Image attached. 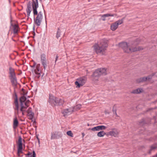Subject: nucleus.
Returning a JSON list of instances; mask_svg holds the SVG:
<instances>
[{"label": "nucleus", "mask_w": 157, "mask_h": 157, "mask_svg": "<svg viewBox=\"0 0 157 157\" xmlns=\"http://www.w3.org/2000/svg\"><path fill=\"white\" fill-rule=\"evenodd\" d=\"M106 69L105 68H99L96 69L92 75L93 77H95V80H98V77L101 75H106L107 74Z\"/></svg>", "instance_id": "5"}, {"label": "nucleus", "mask_w": 157, "mask_h": 157, "mask_svg": "<svg viewBox=\"0 0 157 157\" xmlns=\"http://www.w3.org/2000/svg\"><path fill=\"white\" fill-rule=\"evenodd\" d=\"M108 46L107 42L102 40L100 43H95L93 47L95 52L98 54L101 53H103L106 50Z\"/></svg>", "instance_id": "3"}, {"label": "nucleus", "mask_w": 157, "mask_h": 157, "mask_svg": "<svg viewBox=\"0 0 157 157\" xmlns=\"http://www.w3.org/2000/svg\"><path fill=\"white\" fill-rule=\"evenodd\" d=\"M31 5L30 2H29L27 4V7L26 10V11H31Z\"/></svg>", "instance_id": "23"}, {"label": "nucleus", "mask_w": 157, "mask_h": 157, "mask_svg": "<svg viewBox=\"0 0 157 157\" xmlns=\"http://www.w3.org/2000/svg\"><path fill=\"white\" fill-rule=\"evenodd\" d=\"M114 114H115V115H116V117H118V115H117V112H115V113H113Z\"/></svg>", "instance_id": "43"}, {"label": "nucleus", "mask_w": 157, "mask_h": 157, "mask_svg": "<svg viewBox=\"0 0 157 157\" xmlns=\"http://www.w3.org/2000/svg\"><path fill=\"white\" fill-rule=\"evenodd\" d=\"M82 137H83L84 136H85L84 133H83V132H82Z\"/></svg>", "instance_id": "42"}, {"label": "nucleus", "mask_w": 157, "mask_h": 157, "mask_svg": "<svg viewBox=\"0 0 157 157\" xmlns=\"http://www.w3.org/2000/svg\"><path fill=\"white\" fill-rule=\"evenodd\" d=\"M31 11H26L27 13V16L29 17L30 16V13Z\"/></svg>", "instance_id": "38"}, {"label": "nucleus", "mask_w": 157, "mask_h": 157, "mask_svg": "<svg viewBox=\"0 0 157 157\" xmlns=\"http://www.w3.org/2000/svg\"><path fill=\"white\" fill-rule=\"evenodd\" d=\"M11 25L13 28V33L14 34H16L18 32V26L16 24L13 25L11 23Z\"/></svg>", "instance_id": "13"}, {"label": "nucleus", "mask_w": 157, "mask_h": 157, "mask_svg": "<svg viewBox=\"0 0 157 157\" xmlns=\"http://www.w3.org/2000/svg\"><path fill=\"white\" fill-rule=\"evenodd\" d=\"M117 27L118 26L115 22L112 24L111 26V29L113 31L115 30Z\"/></svg>", "instance_id": "22"}, {"label": "nucleus", "mask_w": 157, "mask_h": 157, "mask_svg": "<svg viewBox=\"0 0 157 157\" xmlns=\"http://www.w3.org/2000/svg\"><path fill=\"white\" fill-rule=\"evenodd\" d=\"M37 139H38V142L39 143H40L39 139V138L38 137H37Z\"/></svg>", "instance_id": "44"}, {"label": "nucleus", "mask_w": 157, "mask_h": 157, "mask_svg": "<svg viewBox=\"0 0 157 157\" xmlns=\"http://www.w3.org/2000/svg\"><path fill=\"white\" fill-rule=\"evenodd\" d=\"M40 58L41 61L47 60L46 57V55L44 54H42L41 55Z\"/></svg>", "instance_id": "26"}, {"label": "nucleus", "mask_w": 157, "mask_h": 157, "mask_svg": "<svg viewBox=\"0 0 157 157\" xmlns=\"http://www.w3.org/2000/svg\"><path fill=\"white\" fill-rule=\"evenodd\" d=\"M155 156H156V157H157V154H156V155H155Z\"/></svg>", "instance_id": "47"}, {"label": "nucleus", "mask_w": 157, "mask_h": 157, "mask_svg": "<svg viewBox=\"0 0 157 157\" xmlns=\"http://www.w3.org/2000/svg\"><path fill=\"white\" fill-rule=\"evenodd\" d=\"M59 56L58 55H57L56 57L55 60V63H56V62L58 60Z\"/></svg>", "instance_id": "39"}, {"label": "nucleus", "mask_w": 157, "mask_h": 157, "mask_svg": "<svg viewBox=\"0 0 157 157\" xmlns=\"http://www.w3.org/2000/svg\"><path fill=\"white\" fill-rule=\"evenodd\" d=\"M17 155H18V156H21L20 155V154H19V153H17Z\"/></svg>", "instance_id": "45"}, {"label": "nucleus", "mask_w": 157, "mask_h": 157, "mask_svg": "<svg viewBox=\"0 0 157 157\" xmlns=\"http://www.w3.org/2000/svg\"><path fill=\"white\" fill-rule=\"evenodd\" d=\"M44 75V74H43V75H42V77Z\"/></svg>", "instance_id": "51"}, {"label": "nucleus", "mask_w": 157, "mask_h": 157, "mask_svg": "<svg viewBox=\"0 0 157 157\" xmlns=\"http://www.w3.org/2000/svg\"><path fill=\"white\" fill-rule=\"evenodd\" d=\"M33 157H36V154L34 151H33Z\"/></svg>", "instance_id": "37"}, {"label": "nucleus", "mask_w": 157, "mask_h": 157, "mask_svg": "<svg viewBox=\"0 0 157 157\" xmlns=\"http://www.w3.org/2000/svg\"><path fill=\"white\" fill-rule=\"evenodd\" d=\"M115 15V14H111L110 13H108L105 14H103L101 15V17L102 18L104 17H107L109 16L110 17H113Z\"/></svg>", "instance_id": "24"}, {"label": "nucleus", "mask_w": 157, "mask_h": 157, "mask_svg": "<svg viewBox=\"0 0 157 157\" xmlns=\"http://www.w3.org/2000/svg\"><path fill=\"white\" fill-rule=\"evenodd\" d=\"M101 19L103 21H105V17H103V18H102L101 17Z\"/></svg>", "instance_id": "41"}, {"label": "nucleus", "mask_w": 157, "mask_h": 157, "mask_svg": "<svg viewBox=\"0 0 157 157\" xmlns=\"http://www.w3.org/2000/svg\"><path fill=\"white\" fill-rule=\"evenodd\" d=\"M109 134L112 136H115L117 135L116 132L113 131L109 132Z\"/></svg>", "instance_id": "29"}, {"label": "nucleus", "mask_w": 157, "mask_h": 157, "mask_svg": "<svg viewBox=\"0 0 157 157\" xmlns=\"http://www.w3.org/2000/svg\"><path fill=\"white\" fill-rule=\"evenodd\" d=\"M25 155L26 156H29L30 155V157L33 156V154L31 153H30L29 152L27 154H26Z\"/></svg>", "instance_id": "36"}, {"label": "nucleus", "mask_w": 157, "mask_h": 157, "mask_svg": "<svg viewBox=\"0 0 157 157\" xmlns=\"http://www.w3.org/2000/svg\"><path fill=\"white\" fill-rule=\"evenodd\" d=\"M86 78L85 77H81L78 79L75 82V83L77 87L79 88L83 86L86 82Z\"/></svg>", "instance_id": "7"}, {"label": "nucleus", "mask_w": 157, "mask_h": 157, "mask_svg": "<svg viewBox=\"0 0 157 157\" xmlns=\"http://www.w3.org/2000/svg\"><path fill=\"white\" fill-rule=\"evenodd\" d=\"M60 29L58 28L57 32L56 34V37L57 38H58L60 36Z\"/></svg>", "instance_id": "30"}, {"label": "nucleus", "mask_w": 157, "mask_h": 157, "mask_svg": "<svg viewBox=\"0 0 157 157\" xmlns=\"http://www.w3.org/2000/svg\"><path fill=\"white\" fill-rule=\"evenodd\" d=\"M31 71L33 72H34L35 74V68H33V69L31 70Z\"/></svg>", "instance_id": "40"}, {"label": "nucleus", "mask_w": 157, "mask_h": 157, "mask_svg": "<svg viewBox=\"0 0 157 157\" xmlns=\"http://www.w3.org/2000/svg\"><path fill=\"white\" fill-rule=\"evenodd\" d=\"M112 129V130H115V128H113V129Z\"/></svg>", "instance_id": "49"}, {"label": "nucleus", "mask_w": 157, "mask_h": 157, "mask_svg": "<svg viewBox=\"0 0 157 157\" xmlns=\"http://www.w3.org/2000/svg\"><path fill=\"white\" fill-rule=\"evenodd\" d=\"M33 29L34 30V26L33 27Z\"/></svg>", "instance_id": "48"}, {"label": "nucleus", "mask_w": 157, "mask_h": 157, "mask_svg": "<svg viewBox=\"0 0 157 157\" xmlns=\"http://www.w3.org/2000/svg\"><path fill=\"white\" fill-rule=\"evenodd\" d=\"M22 90L23 91V92L25 91V90L23 88L22 89Z\"/></svg>", "instance_id": "46"}, {"label": "nucleus", "mask_w": 157, "mask_h": 157, "mask_svg": "<svg viewBox=\"0 0 157 157\" xmlns=\"http://www.w3.org/2000/svg\"><path fill=\"white\" fill-rule=\"evenodd\" d=\"M24 103V104L23 103V109L26 110L27 109L28 107L29 106L28 105L27 103L25 102Z\"/></svg>", "instance_id": "28"}, {"label": "nucleus", "mask_w": 157, "mask_h": 157, "mask_svg": "<svg viewBox=\"0 0 157 157\" xmlns=\"http://www.w3.org/2000/svg\"><path fill=\"white\" fill-rule=\"evenodd\" d=\"M32 7L34 15V23L37 26L40 25L43 19L42 13L40 11L38 13L37 11V8L38 7V0H32Z\"/></svg>", "instance_id": "2"}, {"label": "nucleus", "mask_w": 157, "mask_h": 157, "mask_svg": "<svg viewBox=\"0 0 157 157\" xmlns=\"http://www.w3.org/2000/svg\"><path fill=\"white\" fill-rule=\"evenodd\" d=\"M14 95L15 96V98L14 99V103L15 106V107L14 109L17 111V113H18L19 111V107L18 102V100L17 96L16 93H15Z\"/></svg>", "instance_id": "12"}, {"label": "nucleus", "mask_w": 157, "mask_h": 157, "mask_svg": "<svg viewBox=\"0 0 157 157\" xmlns=\"http://www.w3.org/2000/svg\"><path fill=\"white\" fill-rule=\"evenodd\" d=\"M17 147V153H22V150L23 149L22 138L21 136L18 137Z\"/></svg>", "instance_id": "8"}, {"label": "nucleus", "mask_w": 157, "mask_h": 157, "mask_svg": "<svg viewBox=\"0 0 157 157\" xmlns=\"http://www.w3.org/2000/svg\"><path fill=\"white\" fill-rule=\"evenodd\" d=\"M156 148H157V146H155L154 145H152L151 146L150 150V151H151Z\"/></svg>", "instance_id": "34"}, {"label": "nucleus", "mask_w": 157, "mask_h": 157, "mask_svg": "<svg viewBox=\"0 0 157 157\" xmlns=\"http://www.w3.org/2000/svg\"><path fill=\"white\" fill-rule=\"evenodd\" d=\"M23 106L22 105L21 106V108L19 110L22 112V116H24L25 115V113L27 112L29 116L30 119L32 120L33 121V119L34 116V113L32 112L31 108H29L27 110H26L23 109Z\"/></svg>", "instance_id": "6"}, {"label": "nucleus", "mask_w": 157, "mask_h": 157, "mask_svg": "<svg viewBox=\"0 0 157 157\" xmlns=\"http://www.w3.org/2000/svg\"><path fill=\"white\" fill-rule=\"evenodd\" d=\"M27 100L26 97L23 95L21 96L19 99V101L20 103V106H23V103H24Z\"/></svg>", "instance_id": "17"}, {"label": "nucleus", "mask_w": 157, "mask_h": 157, "mask_svg": "<svg viewBox=\"0 0 157 157\" xmlns=\"http://www.w3.org/2000/svg\"><path fill=\"white\" fill-rule=\"evenodd\" d=\"M56 138V135L55 133H52L51 139V140L54 139Z\"/></svg>", "instance_id": "32"}, {"label": "nucleus", "mask_w": 157, "mask_h": 157, "mask_svg": "<svg viewBox=\"0 0 157 157\" xmlns=\"http://www.w3.org/2000/svg\"><path fill=\"white\" fill-rule=\"evenodd\" d=\"M33 61L34 62L33 65H30V67L32 68H36V66L37 64H36V63L33 60Z\"/></svg>", "instance_id": "33"}, {"label": "nucleus", "mask_w": 157, "mask_h": 157, "mask_svg": "<svg viewBox=\"0 0 157 157\" xmlns=\"http://www.w3.org/2000/svg\"><path fill=\"white\" fill-rule=\"evenodd\" d=\"M67 134L68 136H69L71 137H73V134L71 131H69L67 132Z\"/></svg>", "instance_id": "31"}, {"label": "nucleus", "mask_w": 157, "mask_h": 157, "mask_svg": "<svg viewBox=\"0 0 157 157\" xmlns=\"http://www.w3.org/2000/svg\"><path fill=\"white\" fill-rule=\"evenodd\" d=\"M40 64H37L36 67L35 69V74L36 75V77L39 78L40 77V74L41 73V71L40 69Z\"/></svg>", "instance_id": "10"}, {"label": "nucleus", "mask_w": 157, "mask_h": 157, "mask_svg": "<svg viewBox=\"0 0 157 157\" xmlns=\"http://www.w3.org/2000/svg\"><path fill=\"white\" fill-rule=\"evenodd\" d=\"M48 102L52 106L60 105H63L64 101L63 99L56 98L54 96H50Z\"/></svg>", "instance_id": "4"}, {"label": "nucleus", "mask_w": 157, "mask_h": 157, "mask_svg": "<svg viewBox=\"0 0 157 157\" xmlns=\"http://www.w3.org/2000/svg\"><path fill=\"white\" fill-rule=\"evenodd\" d=\"M25 157H30V156H26Z\"/></svg>", "instance_id": "50"}, {"label": "nucleus", "mask_w": 157, "mask_h": 157, "mask_svg": "<svg viewBox=\"0 0 157 157\" xmlns=\"http://www.w3.org/2000/svg\"><path fill=\"white\" fill-rule=\"evenodd\" d=\"M155 74V73H153L152 74L148 75L146 78H147V80H150L152 78L153 76H154Z\"/></svg>", "instance_id": "27"}, {"label": "nucleus", "mask_w": 157, "mask_h": 157, "mask_svg": "<svg viewBox=\"0 0 157 157\" xmlns=\"http://www.w3.org/2000/svg\"><path fill=\"white\" fill-rule=\"evenodd\" d=\"M40 0V1H42V0Z\"/></svg>", "instance_id": "52"}, {"label": "nucleus", "mask_w": 157, "mask_h": 157, "mask_svg": "<svg viewBox=\"0 0 157 157\" xmlns=\"http://www.w3.org/2000/svg\"><path fill=\"white\" fill-rule=\"evenodd\" d=\"M10 77L11 82L12 84L14 86H16L17 84V79L16 76Z\"/></svg>", "instance_id": "16"}, {"label": "nucleus", "mask_w": 157, "mask_h": 157, "mask_svg": "<svg viewBox=\"0 0 157 157\" xmlns=\"http://www.w3.org/2000/svg\"><path fill=\"white\" fill-rule=\"evenodd\" d=\"M9 74H10V77H13L16 76L14 72V69L12 67H10L9 68Z\"/></svg>", "instance_id": "18"}, {"label": "nucleus", "mask_w": 157, "mask_h": 157, "mask_svg": "<svg viewBox=\"0 0 157 157\" xmlns=\"http://www.w3.org/2000/svg\"><path fill=\"white\" fill-rule=\"evenodd\" d=\"M124 19V18H123L121 19V20H118L115 22L116 24L118 26L120 25H121L122 24L123 21Z\"/></svg>", "instance_id": "25"}, {"label": "nucleus", "mask_w": 157, "mask_h": 157, "mask_svg": "<svg viewBox=\"0 0 157 157\" xmlns=\"http://www.w3.org/2000/svg\"><path fill=\"white\" fill-rule=\"evenodd\" d=\"M106 135V133L103 131H101L97 133V135L99 137H102Z\"/></svg>", "instance_id": "20"}, {"label": "nucleus", "mask_w": 157, "mask_h": 157, "mask_svg": "<svg viewBox=\"0 0 157 157\" xmlns=\"http://www.w3.org/2000/svg\"><path fill=\"white\" fill-rule=\"evenodd\" d=\"M147 80V78H146V77H144L141 78L139 79H138L137 80V81L138 83H140L142 82L146 81Z\"/></svg>", "instance_id": "19"}, {"label": "nucleus", "mask_w": 157, "mask_h": 157, "mask_svg": "<svg viewBox=\"0 0 157 157\" xmlns=\"http://www.w3.org/2000/svg\"><path fill=\"white\" fill-rule=\"evenodd\" d=\"M74 108H69L63 110L62 113L63 116L65 117L71 114L74 111Z\"/></svg>", "instance_id": "9"}, {"label": "nucleus", "mask_w": 157, "mask_h": 157, "mask_svg": "<svg viewBox=\"0 0 157 157\" xmlns=\"http://www.w3.org/2000/svg\"><path fill=\"white\" fill-rule=\"evenodd\" d=\"M140 40L139 38H136L132 41L130 42L128 44L127 42H124L119 44V46L121 47L124 52L129 53L131 52H134L143 49L141 47H139L138 48L135 47L132 48L133 46L137 45L140 43Z\"/></svg>", "instance_id": "1"}, {"label": "nucleus", "mask_w": 157, "mask_h": 157, "mask_svg": "<svg viewBox=\"0 0 157 157\" xmlns=\"http://www.w3.org/2000/svg\"><path fill=\"white\" fill-rule=\"evenodd\" d=\"M41 64L44 67V70H45L47 67V60L41 61Z\"/></svg>", "instance_id": "21"}, {"label": "nucleus", "mask_w": 157, "mask_h": 157, "mask_svg": "<svg viewBox=\"0 0 157 157\" xmlns=\"http://www.w3.org/2000/svg\"><path fill=\"white\" fill-rule=\"evenodd\" d=\"M19 124V122L17 119V117H15L13 120V128L14 129H15L18 126Z\"/></svg>", "instance_id": "15"}, {"label": "nucleus", "mask_w": 157, "mask_h": 157, "mask_svg": "<svg viewBox=\"0 0 157 157\" xmlns=\"http://www.w3.org/2000/svg\"><path fill=\"white\" fill-rule=\"evenodd\" d=\"M142 91L143 89L141 88H140L132 90L131 93L133 94H138L142 92Z\"/></svg>", "instance_id": "14"}, {"label": "nucleus", "mask_w": 157, "mask_h": 157, "mask_svg": "<svg viewBox=\"0 0 157 157\" xmlns=\"http://www.w3.org/2000/svg\"><path fill=\"white\" fill-rule=\"evenodd\" d=\"M106 128V127L104 125H98L92 128H89V129H91L93 131H99L105 129Z\"/></svg>", "instance_id": "11"}, {"label": "nucleus", "mask_w": 157, "mask_h": 157, "mask_svg": "<svg viewBox=\"0 0 157 157\" xmlns=\"http://www.w3.org/2000/svg\"><path fill=\"white\" fill-rule=\"evenodd\" d=\"M113 113H114L115 112H116L117 110L116 108V106L114 105L113 107Z\"/></svg>", "instance_id": "35"}]
</instances>
